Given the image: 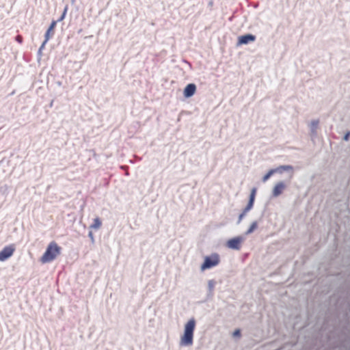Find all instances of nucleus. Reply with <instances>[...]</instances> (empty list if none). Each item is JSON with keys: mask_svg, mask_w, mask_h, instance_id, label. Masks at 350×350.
I'll return each instance as SVG.
<instances>
[{"mask_svg": "<svg viewBox=\"0 0 350 350\" xmlns=\"http://www.w3.org/2000/svg\"><path fill=\"white\" fill-rule=\"evenodd\" d=\"M16 248L14 244L9 245L3 247V249L0 252V261H5L10 257H11Z\"/></svg>", "mask_w": 350, "mask_h": 350, "instance_id": "obj_4", "label": "nucleus"}, {"mask_svg": "<svg viewBox=\"0 0 350 350\" xmlns=\"http://www.w3.org/2000/svg\"><path fill=\"white\" fill-rule=\"evenodd\" d=\"M62 248L55 241H51L48 245L45 252L40 258L43 264L50 262L55 260L61 253Z\"/></svg>", "mask_w": 350, "mask_h": 350, "instance_id": "obj_1", "label": "nucleus"}, {"mask_svg": "<svg viewBox=\"0 0 350 350\" xmlns=\"http://www.w3.org/2000/svg\"><path fill=\"white\" fill-rule=\"evenodd\" d=\"M234 336H241V332L239 329H236L233 333Z\"/></svg>", "mask_w": 350, "mask_h": 350, "instance_id": "obj_17", "label": "nucleus"}, {"mask_svg": "<svg viewBox=\"0 0 350 350\" xmlns=\"http://www.w3.org/2000/svg\"><path fill=\"white\" fill-rule=\"evenodd\" d=\"M256 188H253L252 189V191H251V193L250 196V200H249L248 204L246 206V207L244 208L245 212H248L252 208V207L254 206L255 197H256Z\"/></svg>", "mask_w": 350, "mask_h": 350, "instance_id": "obj_9", "label": "nucleus"}, {"mask_svg": "<svg viewBox=\"0 0 350 350\" xmlns=\"http://www.w3.org/2000/svg\"><path fill=\"white\" fill-rule=\"evenodd\" d=\"M102 226V222L98 217L94 219L93 224H91L90 228L97 230L99 229Z\"/></svg>", "mask_w": 350, "mask_h": 350, "instance_id": "obj_11", "label": "nucleus"}, {"mask_svg": "<svg viewBox=\"0 0 350 350\" xmlns=\"http://www.w3.org/2000/svg\"><path fill=\"white\" fill-rule=\"evenodd\" d=\"M247 212H245V210L243 209V212L240 214L239 217L238 223H240L243 218L245 217V215L247 214Z\"/></svg>", "mask_w": 350, "mask_h": 350, "instance_id": "obj_15", "label": "nucleus"}, {"mask_svg": "<svg viewBox=\"0 0 350 350\" xmlns=\"http://www.w3.org/2000/svg\"><path fill=\"white\" fill-rule=\"evenodd\" d=\"M196 327V321L190 319L185 325L184 334L180 338V344L182 346H190L193 344V332Z\"/></svg>", "mask_w": 350, "mask_h": 350, "instance_id": "obj_2", "label": "nucleus"}, {"mask_svg": "<svg viewBox=\"0 0 350 350\" xmlns=\"http://www.w3.org/2000/svg\"><path fill=\"white\" fill-rule=\"evenodd\" d=\"M196 91V85L194 83H189L184 89L183 94L185 97L189 98L195 94Z\"/></svg>", "mask_w": 350, "mask_h": 350, "instance_id": "obj_8", "label": "nucleus"}, {"mask_svg": "<svg viewBox=\"0 0 350 350\" xmlns=\"http://www.w3.org/2000/svg\"><path fill=\"white\" fill-rule=\"evenodd\" d=\"M241 241L242 239L240 237L231 239L228 241L227 246L231 249L239 250L241 247Z\"/></svg>", "mask_w": 350, "mask_h": 350, "instance_id": "obj_6", "label": "nucleus"}, {"mask_svg": "<svg viewBox=\"0 0 350 350\" xmlns=\"http://www.w3.org/2000/svg\"><path fill=\"white\" fill-rule=\"evenodd\" d=\"M257 227H258V223L256 221L252 222V224H251L250 227L247 230L246 234H248L252 233L255 229L257 228Z\"/></svg>", "mask_w": 350, "mask_h": 350, "instance_id": "obj_14", "label": "nucleus"}, {"mask_svg": "<svg viewBox=\"0 0 350 350\" xmlns=\"http://www.w3.org/2000/svg\"><path fill=\"white\" fill-rule=\"evenodd\" d=\"M256 37L252 34L241 36L238 38L237 45L247 44L250 42H254Z\"/></svg>", "mask_w": 350, "mask_h": 350, "instance_id": "obj_5", "label": "nucleus"}, {"mask_svg": "<svg viewBox=\"0 0 350 350\" xmlns=\"http://www.w3.org/2000/svg\"><path fill=\"white\" fill-rule=\"evenodd\" d=\"M349 135L350 133H347L344 137L345 140H348Z\"/></svg>", "mask_w": 350, "mask_h": 350, "instance_id": "obj_19", "label": "nucleus"}, {"mask_svg": "<svg viewBox=\"0 0 350 350\" xmlns=\"http://www.w3.org/2000/svg\"><path fill=\"white\" fill-rule=\"evenodd\" d=\"M16 40L18 43L21 44V43L23 42V38L22 36H21V35H18V36L16 37Z\"/></svg>", "mask_w": 350, "mask_h": 350, "instance_id": "obj_16", "label": "nucleus"}, {"mask_svg": "<svg viewBox=\"0 0 350 350\" xmlns=\"http://www.w3.org/2000/svg\"><path fill=\"white\" fill-rule=\"evenodd\" d=\"M219 256L217 254L215 253L209 256H206L203 264L201 265V270L204 271L217 266L219 263Z\"/></svg>", "mask_w": 350, "mask_h": 350, "instance_id": "obj_3", "label": "nucleus"}, {"mask_svg": "<svg viewBox=\"0 0 350 350\" xmlns=\"http://www.w3.org/2000/svg\"><path fill=\"white\" fill-rule=\"evenodd\" d=\"M285 187L286 185H284V183L280 182L277 183L273 189V196L274 197L280 196L283 192Z\"/></svg>", "mask_w": 350, "mask_h": 350, "instance_id": "obj_10", "label": "nucleus"}, {"mask_svg": "<svg viewBox=\"0 0 350 350\" xmlns=\"http://www.w3.org/2000/svg\"><path fill=\"white\" fill-rule=\"evenodd\" d=\"M275 170H278L277 172L282 173L284 170H292L293 167L291 165H280Z\"/></svg>", "mask_w": 350, "mask_h": 350, "instance_id": "obj_13", "label": "nucleus"}, {"mask_svg": "<svg viewBox=\"0 0 350 350\" xmlns=\"http://www.w3.org/2000/svg\"><path fill=\"white\" fill-rule=\"evenodd\" d=\"M312 126H313L314 127V126H317L318 125V124H319V121H318V120H317V121H313V122H312Z\"/></svg>", "mask_w": 350, "mask_h": 350, "instance_id": "obj_18", "label": "nucleus"}, {"mask_svg": "<svg viewBox=\"0 0 350 350\" xmlns=\"http://www.w3.org/2000/svg\"><path fill=\"white\" fill-rule=\"evenodd\" d=\"M89 237H91L92 239H93V235H92V232H89Z\"/></svg>", "mask_w": 350, "mask_h": 350, "instance_id": "obj_20", "label": "nucleus"}, {"mask_svg": "<svg viewBox=\"0 0 350 350\" xmlns=\"http://www.w3.org/2000/svg\"><path fill=\"white\" fill-rule=\"evenodd\" d=\"M278 170H270L262 178V181L266 182L274 173L277 172Z\"/></svg>", "mask_w": 350, "mask_h": 350, "instance_id": "obj_12", "label": "nucleus"}, {"mask_svg": "<svg viewBox=\"0 0 350 350\" xmlns=\"http://www.w3.org/2000/svg\"><path fill=\"white\" fill-rule=\"evenodd\" d=\"M56 21H53L51 24L50 25L48 30L46 31V33H45V40L44 41V42L42 43V46H41V49L42 48H44L45 44L48 42V40H49L50 37L51 36L53 35L54 33V29L56 26Z\"/></svg>", "mask_w": 350, "mask_h": 350, "instance_id": "obj_7", "label": "nucleus"}]
</instances>
